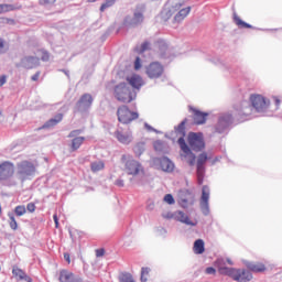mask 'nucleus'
Listing matches in <instances>:
<instances>
[{"instance_id":"obj_1","label":"nucleus","mask_w":282,"mask_h":282,"mask_svg":"<svg viewBox=\"0 0 282 282\" xmlns=\"http://www.w3.org/2000/svg\"><path fill=\"white\" fill-rule=\"evenodd\" d=\"M215 267L218 268L219 274L225 276H230L237 282H248L252 281V273L246 269H236L226 267V260L219 258L215 261Z\"/></svg>"},{"instance_id":"obj_2","label":"nucleus","mask_w":282,"mask_h":282,"mask_svg":"<svg viewBox=\"0 0 282 282\" xmlns=\"http://www.w3.org/2000/svg\"><path fill=\"white\" fill-rule=\"evenodd\" d=\"M249 100L251 102V106L250 102L242 101L240 108H238L240 116H252L253 109H256L258 113H261L270 107V101L261 95H251Z\"/></svg>"},{"instance_id":"obj_3","label":"nucleus","mask_w":282,"mask_h":282,"mask_svg":"<svg viewBox=\"0 0 282 282\" xmlns=\"http://www.w3.org/2000/svg\"><path fill=\"white\" fill-rule=\"evenodd\" d=\"M191 7L184 8V1H181L172 4L171 8L163 9L161 14L164 21H169V19L176 13L173 18V23H182V21H184V19L191 14Z\"/></svg>"},{"instance_id":"obj_4","label":"nucleus","mask_w":282,"mask_h":282,"mask_svg":"<svg viewBox=\"0 0 282 282\" xmlns=\"http://www.w3.org/2000/svg\"><path fill=\"white\" fill-rule=\"evenodd\" d=\"M113 96L118 102H122L123 105H129L133 102L135 98H138V93L133 90L129 84L127 83H119L113 88Z\"/></svg>"},{"instance_id":"obj_5","label":"nucleus","mask_w":282,"mask_h":282,"mask_svg":"<svg viewBox=\"0 0 282 282\" xmlns=\"http://www.w3.org/2000/svg\"><path fill=\"white\" fill-rule=\"evenodd\" d=\"M121 161L124 164V171L128 175H140V173L144 171L142 164L135 161V159L129 154H123L121 156Z\"/></svg>"},{"instance_id":"obj_6","label":"nucleus","mask_w":282,"mask_h":282,"mask_svg":"<svg viewBox=\"0 0 282 282\" xmlns=\"http://www.w3.org/2000/svg\"><path fill=\"white\" fill-rule=\"evenodd\" d=\"M117 117L121 124H131L133 120H138V118H140V115L135 111H131L127 106H120L117 109Z\"/></svg>"},{"instance_id":"obj_7","label":"nucleus","mask_w":282,"mask_h":282,"mask_svg":"<svg viewBox=\"0 0 282 282\" xmlns=\"http://www.w3.org/2000/svg\"><path fill=\"white\" fill-rule=\"evenodd\" d=\"M177 142L181 149V153H180L181 160H185L189 166H195V160H197V158L195 156L193 151H191V148H188V144H186V140H184V138L181 137L177 140Z\"/></svg>"},{"instance_id":"obj_8","label":"nucleus","mask_w":282,"mask_h":282,"mask_svg":"<svg viewBox=\"0 0 282 282\" xmlns=\"http://www.w3.org/2000/svg\"><path fill=\"white\" fill-rule=\"evenodd\" d=\"M33 173H36V166L30 161H22L18 164V177L25 182Z\"/></svg>"},{"instance_id":"obj_9","label":"nucleus","mask_w":282,"mask_h":282,"mask_svg":"<svg viewBox=\"0 0 282 282\" xmlns=\"http://www.w3.org/2000/svg\"><path fill=\"white\" fill-rule=\"evenodd\" d=\"M187 142L193 151H202L206 144L204 143V134L191 132Z\"/></svg>"},{"instance_id":"obj_10","label":"nucleus","mask_w":282,"mask_h":282,"mask_svg":"<svg viewBox=\"0 0 282 282\" xmlns=\"http://www.w3.org/2000/svg\"><path fill=\"white\" fill-rule=\"evenodd\" d=\"M115 138L121 144H131L133 141V133L131 132L130 128H118L115 131Z\"/></svg>"},{"instance_id":"obj_11","label":"nucleus","mask_w":282,"mask_h":282,"mask_svg":"<svg viewBox=\"0 0 282 282\" xmlns=\"http://www.w3.org/2000/svg\"><path fill=\"white\" fill-rule=\"evenodd\" d=\"M14 175V164L10 161L0 163V182H7Z\"/></svg>"},{"instance_id":"obj_12","label":"nucleus","mask_w":282,"mask_h":282,"mask_svg":"<svg viewBox=\"0 0 282 282\" xmlns=\"http://www.w3.org/2000/svg\"><path fill=\"white\" fill-rule=\"evenodd\" d=\"M164 74V66L159 62H153L147 67L149 78H160Z\"/></svg>"},{"instance_id":"obj_13","label":"nucleus","mask_w":282,"mask_h":282,"mask_svg":"<svg viewBox=\"0 0 282 282\" xmlns=\"http://www.w3.org/2000/svg\"><path fill=\"white\" fill-rule=\"evenodd\" d=\"M94 102V97L89 94H84L76 104L77 111H87Z\"/></svg>"},{"instance_id":"obj_14","label":"nucleus","mask_w":282,"mask_h":282,"mask_svg":"<svg viewBox=\"0 0 282 282\" xmlns=\"http://www.w3.org/2000/svg\"><path fill=\"white\" fill-rule=\"evenodd\" d=\"M128 85H131L133 91H140V88L144 86V79L138 74H132L126 78Z\"/></svg>"},{"instance_id":"obj_15","label":"nucleus","mask_w":282,"mask_h":282,"mask_svg":"<svg viewBox=\"0 0 282 282\" xmlns=\"http://www.w3.org/2000/svg\"><path fill=\"white\" fill-rule=\"evenodd\" d=\"M59 281L61 282H83V278L72 273V271L62 270L59 272Z\"/></svg>"},{"instance_id":"obj_16","label":"nucleus","mask_w":282,"mask_h":282,"mask_svg":"<svg viewBox=\"0 0 282 282\" xmlns=\"http://www.w3.org/2000/svg\"><path fill=\"white\" fill-rule=\"evenodd\" d=\"M208 199H210V189L208 188V186L205 185L203 186L200 197V208L205 214L208 213Z\"/></svg>"},{"instance_id":"obj_17","label":"nucleus","mask_w":282,"mask_h":282,"mask_svg":"<svg viewBox=\"0 0 282 282\" xmlns=\"http://www.w3.org/2000/svg\"><path fill=\"white\" fill-rule=\"evenodd\" d=\"M174 219H176V221H181V224H185L186 226H197V220L195 221L191 220L188 215H186L182 210L174 213Z\"/></svg>"},{"instance_id":"obj_18","label":"nucleus","mask_w":282,"mask_h":282,"mask_svg":"<svg viewBox=\"0 0 282 282\" xmlns=\"http://www.w3.org/2000/svg\"><path fill=\"white\" fill-rule=\"evenodd\" d=\"M12 274L15 279H18V281L32 282V278H30V275L25 274V271H23L19 267H13Z\"/></svg>"},{"instance_id":"obj_19","label":"nucleus","mask_w":282,"mask_h":282,"mask_svg":"<svg viewBox=\"0 0 282 282\" xmlns=\"http://www.w3.org/2000/svg\"><path fill=\"white\" fill-rule=\"evenodd\" d=\"M193 120L196 124H206V119L208 118V113L202 112L197 109H193Z\"/></svg>"},{"instance_id":"obj_20","label":"nucleus","mask_w":282,"mask_h":282,"mask_svg":"<svg viewBox=\"0 0 282 282\" xmlns=\"http://www.w3.org/2000/svg\"><path fill=\"white\" fill-rule=\"evenodd\" d=\"M160 169L165 173H172L173 169H175V164H173L169 158L159 159Z\"/></svg>"},{"instance_id":"obj_21","label":"nucleus","mask_w":282,"mask_h":282,"mask_svg":"<svg viewBox=\"0 0 282 282\" xmlns=\"http://www.w3.org/2000/svg\"><path fill=\"white\" fill-rule=\"evenodd\" d=\"M230 122H232V116L220 117L216 131H218V133H221V131H224V129H226V127H228Z\"/></svg>"},{"instance_id":"obj_22","label":"nucleus","mask_w":282,"mask_h":282,"mask_svg":"<svg viewBox=\"0 0 282 282\" xmlns=\"http://www.w3.org/2000/svg\"><path fill=\"white\" fill-rule=\"evenodd\" d=\"M247 268L248 270H250V272H265L267 268L265 264L262 262H249L247 263Z\"/></svg>"},{"instance_id":"obj_23","label":"nucleus","mask_w":282,"mask_h":282,"mask_svg":"<svg viewBox=\"0 0 282 282\" xmlns=\"http://www.w3.org/2000/svg\"><path fill=\"white\" fill-rule=\"evenodd\" d=\"M23 64L25 65V67H28V69H32L33 67H36V65L41 64V58L36 56H28L24 57Z\"/></svg>"},{"instance_id":"obj_24","label":"nucleus","mask_w":282,"mask_h":282,"mask_svg":"<svg viewBox=\"0 0 282 282\" xmlns=\"http://www.w3.org/2000/svg\"><path fill=\"white\" fill-rule=\"evenodd\" d=\"M58 122H63V113H57L54 118L46 121L43 129H52V127H56Z\"/></svg>"},{"instance_id":"obj_25","label":"nucleus","mask_w":282,"mask_h":282,"mask_svg":"<svg viewBox=\"0 0 282 282\" xmlns=\"http://www.w3.org/2000/svg\"><path fill=\"white\" fill-rule=\"evenodd\" d=\"M15 10H21V4H0V14H6L7 12H14Z\"/></svg>"},{"instance_id":"obj_26","label":"nucleus","mask_w":282,"mask_h":282,"mask_svg":"<svg viewBox=\"0 0 282 282\" xmlns=\"http://www.w3.org/2000/svg\"><path fill=\"white\" fill-rule=\"evenodd\" d=\"M193 250L195 254H204V252H206V248L204 247V240L197 239L194 242Z\"/></svg>"},{"instance_id":"obj_27","label":"nucleus","mask_w":282,"mask_h":282,"mask_svg":"<svg viewBox=\"0 0 282 282\" xmlns=\"http://www.w3.org/2000/svg\"><path fill=\"white\" fill-rule=\"evenodd\" d=\"M234 21L238 28H241L243 30H252V25H250L247 22H245L243 20H241V18H239V15H237V13H234Z\"/></svg>"},{"instance_id":"obj_28","label":"nucleus","mask_w":282,"mask_h":282,"mask_svg":"<svg viewBox=\"0 0 282 282\" xmlns=\"http://www.w3.org/2000/svg\"><path fill=\"white\" fill-rule=\"evenodd\" d=\"M144 22V14L141 11H135L133 14V19L130 22V25H140V23Z\"/></svg>"},{"instance_id":"obj_29","label":"nucleus","mask_w":282,"mask_h":282,"mask_svg":"<svg viewBox=\"0 0 282 282\" xmlns=\"http://www.w3.org/2000/svg\"><path fill=\"white\" fill-rule=\"evenodd\" d=\"M83 142H85V137L74 138L70 143L72 151H78V148L83 147Z\"/></svg>"},{"instance_id":"obj_30","label":"nucleus","mask_w":282,"mask_h":282,"mask_svg":"<svg viewBox=\"0 0 282 282\" xmlns=\"http://www.w3.org/2000/svg\"><path fill=\"white\" fill-rule=\"evenodd\" d=\"M105 170V162L104 161H94L90 163V171L93 173H99V171Z\"/></svg>"},{"instance_id":"obj_31","label":"nucleus","mask_w":282,"mask_h":282,"mask_svg":"<svg viewBox=\"0 0 282 282\" xmlns=\"http://www.w3.org/2000/svg\"><path fill=\"white\" fill-rule=\"evenodd\" d=\"M37 56H40V61H43V63L50 61V52L45 51V48L37 50Z\"/></svg>"},{"instance_id":"obj_32","label":"nucleus","mask_w":282,"mask_h":282,"mask_svg":"<svg viewBox=\"0 0 282 282\" xmlns=\"http://www.w3.org/2000/svg\"><path fill=\"white\" fill-rule=\"evenodd\" d=\"M204 173H205L204 166L197 165V182L199 185L204 184Z\"/></svg>"},{"instance_id":"obj_33","label":"nucleus","mask_w":282,"mask_h":282,"mask_svg":"<svg viewBox=\"0 0 282 282\" xmlns=\"http://www.w3.org/2000/svg\"><path fill=\"white\" fill-rule=\"evenodd\" d=\"M9 226L11 230H18L19 229V224L17 223V218H14V214H9Z\"/></svg>"},{"instance_id":"obj_34","label":"nucleus","mask_w":282,"mask_h":282,"mask_svg":"<svg viewBox=\"0 0 282 282\" xmlns=\"http://www.w3.org/2000/svg\"><path fill=\"white\" fill-rule=\"evenodd\" d=\"M151 272V269L149 267H143L141 269V281L148 282L149 281V273Z\"/></svg>"},{"instance_id":"obj_35","label":"nucleus","mask_w":282,"mask_h":282,"mask_svg":"<svg viewBox=\"0 0 282 282\" xmlns=\"http://www.w3.org/2000/svg\"><path fill=\"white\" fill-rule=\"evenodd\" d=\"M14 213H15L17 217H23V215H25V213H28V209H25L24 205H18L14 208Z\"/></svg>"},{"instance_id":"obj_36","label":"nucleus","mask_w":282,"mask_h":282,"mask_svg":"<svg viewBox=\"0 0 282 282\" xmlns=\"http://www.w3.org/2000/svg\"><path fill=\"white\" fill-rule=\"evenodd\" d=\"M116 4V0H105L100 7V12H105L107 8H111Z\"/></svg>"},{"instance_id":"obj_37","label":"nucleus","mask_w":282,"mask_h":282,"mask_svg":"<svg viewBox=\"0 0 282 282\" xmlns=\"http://www.w3.org/2000/svg\"><path fill=\"white\" fill-rule=\"evenodd\" d=\"M208 160V154L206 153H202L198 155V159H197V166H204V164H206Z\"/></svg>"},{"instance_id":"obj_38","label":"nucleus","mask_w":282,"mask_h":282,"mask_svg":"<svg viewBox=\"0 0 282 282\" xmlns=\"http://www.w3.org/2000/svg\"><path fill=\"white\" fill-rule=\"evenodd\" d=\"M120 282H135V280H133V275H131L130 273H123L120 278H119Z\"/></svg>"},{"instance_id":"obj_39","label":"nucleus","mask_w":282,"mask_h":282,"mask_svg":"<svg viewBox=\"0 0 282 282\" xmlns=\"http://www.w3.org/2000/svg\"><path fill=\"white\" fill-rule=\"evenodd\" d=\"M178 204L182 206V208H188V205L193 204V198L191 199L181 198Z\"/></svg>"},{"instance_id":"obj_40","label":"nucleus","mask_w":282,"mask_h":282,"mask_svg":"<svg viewBox=\"0 0 282 282\" xmlns=\"http://www.w3.org/2000/svg\"><path fill=\"white\" fill-rule=\"evenodd\" d=\"M163 200L165 202V204H169L170 206L175 204V198H173L172 194H166Z\"/></svg>"},{"instance_id":"obj_41","label":"nucleus","mask_w":282,"mask_h":282,"mask_svg":"<svg viewBox=\"0 0 282 282\" xmlns=\"http://www.w3.org/2000/svg\"><path fill=\"white\" fill-rule=\"evenodd\" d=\"M151 50V43L149 42H144L142 45H141V50H140V54H144V52Z\"/></svg>"},{"instance_id":"obj_42","label":"nucleus","mask_w":282,"mask_h":282,"mask_svg":"<svg viewBox=\"0 0 282 282\" xmlns=\"http://www.w3.org/2000/svg\"><path fill=\"white\" fill-rule=\"evenodd\" d=\"M186 122H187V120L184 119V120L178 124V127H177L178 133H184V131H185V129H186Z\"/></svg>"},{"instance_id":"obj_43","label":"nucleus","mask_w":282,"mask_h":282,"mask_svg":"<svg viewBox=\"0 0 282 282\" xmlns=\"http://www.w3.org/2000/svg\"><path fill=\"white\" fill-rule=\"evenodd\" d=\"M40 6H54L56 0H39Z\"/></svg>"},{"instance_id":"obj_44","label":"nucleus","mask_w":282,"mask_h":282,"mask_svg":"<svg viewBox=\"0 0 282 282\" xmlns=\"http://www.w3.org/2000/svg\"><path fill=\"white\" fill-rule=\"evenodd\" d=\"M7 44L3 39L0 37V54H6L7 51Z\"/></svg>"},{"instance_id":"obj_45","label":"nucleus","mask_w":282,"mask_h":282,"mask_svg":"<svg viewBox=\"0 0 282 282\" xmlns=\"http://www.w3.org/2000/svg\"><path fill=\"white\" fill-rule=\"evenodd\" d=\"M105 253H106L105 248H99L95 250V254L97 259H100V257H105Z\"/></svg>"},{"instance_id":"obj_46","label":"nucleus","mask_w":282,"mask_h":282,"mask_svg":"<svg viewBox=\"0 0 282 282\" xmlns=\"http://www.w3.org/2000/svg\"><path fill=\"white\" fill-rule=\"evenodd\" d=\"M26 210H28L29 213H34V212L36 210V205H35L34 203H29V204L26 205Z\"/></svg>"},{"instance_id":"obj_47","label":"nucleus","mask_w":282,"mask_h":282,"mask_svg":"<svg viewBox=\"0 0 282 282\" xmlns=\"http://www.w3.org/2000/svg\"><path fill=\"white\" fill-rule=\"evenodd\" d=\"M142 67V61L140 59V57H137L134 61V69H140Z\"/></svg>"},{"instance_id":"obj_48","label":"nucleus","mask_w":282,"mask_h":282,"mask_svg":"<svg viewBox=\"0 0 282 282\" xmlns=\"http://www.w3.org/2000/svg\"><path fill=\"white\" fill-rule=\"evenodd\" d=\"M80 130H73L69 134L68 138H76V135H80Z\"/></svg>"},{"instance_id":"obj_49","label":"nucleus","mask_w":282,"mask_h":282,"mask_svg":"<svg viewBox=\"0 0 282 282\" xmlns=\"http://www.w3.org/2000/svg\"><path fill=\"white\" fill-rule=\"evenodd\" d=\"M206 274H216L217 273V270H215V268L213 267H208L206 270H205Z\"/></svg>"},{"instance_id":"obj_50","label":"nucleus","mask_w":282,"mask_h":282,"mask_svg":"<svg viewBox=\"0 0 282 282\" xmlns=\"http://www.w3.org/2000/svg\"><path fill=\"white\" fill-rule=\"evenodd\" d=\"M6 82H7L6 75L0 76V87H3V85H6Z\"/></svg>"},{"instance_id":"obj_51","label":"nucleus","mask_w":282,"mask_h":282,"mask_svg":"<svg viewBox=\"0 0 282 282\" xmlns=\"http://www.w3.org/2000/svg\"><path fill=\"white\" fill-rule=\"evenodd\" d=\"M40 77H41V73L37 72V73H35V74L31 77V80L36 82V80H39Z\"/></svg>"},{"instance_id":"obj_52","label":"nucleus","mask_w":282,"mask_h":282,"mask_svg":"<svg viewBox=\"0 0 282 282\" xmlns=\"http://www.w3.org/2000/svg\"><path fill=\"white\" fill-rule=\"evenodd\" d=\"M64 259H65V261L69 264V263H72V259H70V257H69V253H64Z\"/></svg>"},{"instance_id":"obj_53","label":"nucleus","mask_w":282,"mask_h":282,"mask_svg":"<svg viewBox=\"0 0 282 282\" xmlns=\"http://www.w3.org/2000/svg\"><path fill=\"white\" fill-rule=\"evenodd\" d=\"M53 219L55 223V228H58V216L56 214H54Z\"/></svg>"},{"instance_id":"obj_54","label":"nucleus","mask_w":282,"mask_h":282,"mask_svg":"<svg viewBox=\"0 0 282 282\" xmlns=\"http://www.w3.org/2000/svg\"><path fill=\"white\" fill-rule=\"evenodd\" d=\"M275 106L279 107L281 105V99L279 97H273Z\"/></svg>"},{"instance_id":"obj_55","label":"nucleus","mask_w":282,"mask_h":282,"mask_svg":"<svg viewBox=\"0 0 282 282\" xmlns=\"http://www.w3.org/2000/svg\"><path fill=\"white\" fill-rule=\"evenodd\" d=\"M227 263H229V265H232V262L230 259H227Z\"/></svg>"},{"instance_id":"obj_56","label":"nucleus","mask_w":282,"mask_h":282,"mask_svg":"<svg viewBox=\"0 0 282 282\" xmlns=\"http://www.w3.org/2000/svg\"><path fill=\"white\" fill-rule=\"evenodd\" d=\"M119 186H124V184L122 182H118Z\"/></svg>"},{"instance_id":"obj_57","label":"nucleus","mask_w":282,"mask_h":282,"mask_svg":"<svg viewBox=\"0 0 282 282\" xmlns=\"http://www.w3.org/2000/svg\"><path fill=\"white\" fill-rule=\"evenodd\" d=\"M90 3H96L97 0H88Z\"/></svg>"}]
</instances>
